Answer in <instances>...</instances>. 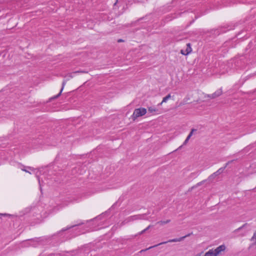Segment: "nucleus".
Here are the masks:
<instances>
[{
	"label": "nucleus",
	"instance_id": "1",
	"mask_svg": "<svg viewBox=\"0 0 256 256\" xmlns=\"http://www.w3.org/2000/svg\"><path fill=\"white\" fill-rule=\"evenodd\" d=\"M22 170L23 171H24V172H28L30 174H34L38 178L40 187H41L42 184L44 183V182L43 180V178H45V176H40V174H41L42 172H44L43 170H38L34 169V168H32V167H28L27 169L22 168Z\"/></svg>",
	"mask_w": 256,
	"mask_h": 256
},
{
	"label": "nucleus",
	"instance_id": "2",
	"mask_svg": "<svg viewBox=\"0 0 256 256\" xmlns=\"http://www.w3.org/2000/svg\"><path fill=\"white\" fill-rule=\"evenodd\" d=\"M49 238L46 237H42L39 238H35L30 240V245L36 247L40 245H44L49 242Z\"/></svg>",
	"mask_w": 256,
	"mask_h": 256
},
{
	"label": "nucleus",
	"instance_id": "3",
	"mask_svg": "<svg viewBox=\"0 0 256 256\" xmlns=\"http://www.w3.org/2000/svg\"><path fill=\"white\" fill-rule=\"evenodd\" d=\"M146 112V110L144 108H140L136 109L132 114L134 118H136L144 115Z\"/></svg>",
	"mask_w": 256,
	"mask_h": 256
},
{
	"label": "nucleus",
	"instance_id": "4",
	"mask_svg": "<svg viewBox=\"0 0 256 256\" xmlns=\"http://www.w3.org/2000/svg\"><path fill=\"white\" fill-rule=\"evenodd\" d=\"M222 90L221 88L218 90L214 94L208 95V97L210 98H214L218 96H220L222 94Z\"/></svg>",
	"mask_w": 256,
	"mask_h": 256
},
{
	"label": "nucleus",
	"instance_id": "5",
	"mask_svg": "<svg viewBox=\"0 0 256 256\" xmlns=\"http://www.w3.org/2000/svg\"><path fill=\"white\" fill-rule=\"evenodd\" d=\"M190 236V234H188V235H186L185 236H182V237L178 238L172 239V240H169L168 242H161L159 244H166L168 242H180V241L182 240H184L186 237H187V236Z\"/></svg>",
	"mask_w": 256,
	"mask_h": 256
},
{
	"label": "nucleus",
	"instance_id": "6",
	"mask_svg": "<svg viewBox=\"0 0 256 256\" xmlns=\"http://www.w3.org/2000/svg\"><path fill=\"white\" fill-rule=\"evenodd\" d=\"M192 48L190 47V43L186 44V48L185 50H182L181 54L183 55H187L189 54L192 52Z\"/></svg>",
	"mask_w": 256,
	"mask_h": 256
},
{
	"label": "nucleus",
	"instance_id": "7",
	"mask_svg": "<svg viewBox=\"0 0 256 256\" xmlns=\"http://www.w3.org/2000/svg\"><path fill=\"white\" fill-rule=\"evenodd\" d=\"M226 249V246L224 244L220 245L216 249L214 250L216 255L218 256L222 252H223Z\"/></svg>",
	"mask_w": 256,
	"mask_h": 256
},
{
	"label": "nucleus",
	"instance_id": "8",
	"mask_svg": "<svg viewBox=\"0 0 256 256\" xmlns=\"http://www.w3.org/2000/svg\"><path fill=\"white\" fill-rule=\"evenodd\" d=\"M196 131H197V130H196V129H194V128L192 129L190 133L188 136L186 138V140L184 142V144H183L184 145L186 144L188 142V140H190V137L192 136V134L194 133V132H196Z\"/></svg>",
	"mask_w": 256,
	"mask_h": 256
},
{
	"label": "nucleus",
	"instance_id": "9",
	"mask_svg": "<svg viewBox=\"0 0 256 256\" xmlns=\"http://www.w3.org/2000/svg\"><path fill=\"white\" fill-rule=\"evenodd\" d=\"M66 84V80H64L63 81V82H62V88H61V90H60V92H59V94H57V95L54 97V98H58V96L61 94V93H62V90H63V89H64V86H65Z\"/></svg>",
	"mask_w": 256,
	"mask_h": 256
},
{
	"label": "nucleus",
	"instance_id": "10",
	"mask_svg": "<svg viewBox=\"0 0 256 256\" xmlns=\"http://www.w3.org/2000/svg\"><path fill=\"white\" fill-rule=\"evenodd\" d=\"M39 256H60V254L50 253L48 254V255H46L45 254H42Z\"/></svg>",
	"mask_w": 256,
	"mask_h": 256
},
{
	"label": "nucleus",
	"instance_id": "11",
	"mask_svg": "<svg viewBox=\"0 0 256 256\" xmlns=\"http://www.w3.org/2000/svg\"><path fill=\"white\" fill-rule=\"evenodd\" d=\"M228 164V163H226V166L224 168H220L218 171H216L214 173V174H220L221 172H223V170H224V169L226 168V167L227 166Z\"/></svg>",
	"mask_w": 256,
	"mask_h": 256
},
{
	"label": "nucleus",
	"instance_id": "12",
	"mask_svg": "<svg viewBox=\"0 0 256 256\" xmlns=\"http://www.w3.org/2000/svg\"><path fill=\"white\" fill-rule=\"evenodd\" d=\"M170 222V220H160L158 222V224H160L161 225H163L166 224Z\"/></svg>",
	"mask_w": 256,
	"mask_h": 256
},
{
	"label": "nucleus",
	"instance_id": "13",
	"mask_svg": "<svg viewBox=\"0 0 256 256\" xmlns=\"http://www.w3.org/2000/svg\"><path fill=\"white\" fill-rule=\"evenodd\" d=\"M76 226V225H74V226H68L66 228H63L62 230V232H64L66 230H67L71 228H74Z\"/></svg>",
	"mask_w": 256,
	"mask_h": 256
},
{
	"label": "nucleus",
	"instance_id": "14",
	"mask_svg": "<svg viewBox=\"0 0 256 256\" xmlns=\"http://www.w3.org/2000/svg\"><path fill=\"white\" fill-rule=\"evenodd\" d=\"M168 99L166 98V96L164 97L162 99V102L158 104L159 106H160L162 104V103L164 102H166L167 101H168Z\"/></svg>",
	"mask_w": 256,
	"mask_h": 256
},
{
	"label": "nucleus",
	"instance_id": "15",
	"mask_svg": "<svg viewBox=\"0 0 256 256\" xmlns=\"http://www.w3.org/2000/svg\"><path fill=\"white\" fill-rule=\"evenodd\" d=\"M252 240L256 244V232L254 233L252 238Z\"/></svg>",
	"mask_w": 256,
	"mask_h": 256
},
{
	"label": "nucleus",
	"instance_id": "16",
	"mask_svg": "<svg viewBox=\"0 0 256 256\" xmlns=\"http://www.w3.org/2000/svg\"><path fill=\"white\" fill-rule=\"evenodd\" d=\"M148 111L150 112H152L156 111V109L154 108L153 107H150L148 108Z\"/></svg>",
	"mask_w": 256,
	"mask_h": 256
},
{
	"label": "nucleus",
	"instance_id": "17",
	"mask_svg": "<svg viewBox=\"0 0 256 256\" xmlns=\"http://www.w3.org/2000/svg\"><path fill=\"white\" fill-rule=\"evenodd\" d=\"M150 226H151L150 225L148 226L146 228H145L144 230H143L142 231L141 234H143L144 232H146L150 228Z\"/></svg>",
	"mask_w": 256,
	"mask_h": 256
},
{
	"label": "nucleus",
	"instance_id": "18",
	"mask_svg": "<svg viewBox=\"0 0 256 256\" xmlns=\"http://www.w3.org/2000/svg\"><path fill=\"white\" fill-rule=\"evenodd\" d=\"M166 98L169 100L171 98L172 96L170 95V94H168L166 96Z\"/></svg>",
	"mask_w": 256,
	"mask_h": 256
},
{
	"label": "nucleus",
	"instance_id": "19",
	"mask_svg": "<svg viewBox=\"0 0 256 256\" xmlns=\"http://www.w3.org/2000/svg\"><path fill=\"white\" fill-rule=\"evenodd\" d=\"M0 215H1V216H10V214H0Z\"/></svg>",
	"mask_w": 256,
	"mask_h": 256
},
{
	"label": "nucleus",
	"instance_id": "20",
	"mask_svg": "<svg viewBox=\"0 0 256 256\" xmlns=\"http://www.w3.org/2000/svg\"><path fill=\"white\" fill-rule=\"evenodd\" d=\"M78 72H74L73 74H70V78H72V74H76Z\"/></svg>",
	"mask_w": 256,
	"mask_h": 256
},
{
	"label": "nucleus",
	"instance_id": "21",
	"mask_svg": "<svg viewBox=\"0 0 256 256\" xmlns=\"http://www.w3.org/2000/svg\"><path fill=\"white\" fill-rule=\"evenodd\" d=\"M80 234V233L79 232V231H78V232L76 233V234L72 236H74Z\"/></svg>",
	"mask_w": 256,
	"mask_h": 256
},
{
	"label": "nucleus",
	"instance_id": "22",
	"mask_svg": "<svg viewBox=\"0 0 256 256\" xmlns=\"http://www.w3.org/2000/svg\"><path fill=\"white\" fill-rule=\"evenodd\" d=\"M118 42H122V40L120 39V40H118Z\"/></svg>",
	"mask_w": 256,
	"mask_h": 256
},
{
	"label": "nucleus",
	"instance_id": "23",
	"mask_svg": "<svg viewBox=\"0 0 256 256\" xmlns=\"http://www.w3.org/2000/svg\"><path fill=\"white\" fill-rule=\"evenodd\" d=\"M102 216H98V218H99L100 219V218H102Z\"/></svg>",
	"mask_w": 256,
	"mask_h": 256
}]
</instances>
